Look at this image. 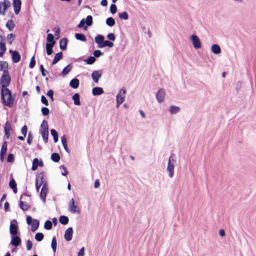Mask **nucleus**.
<instances>
[{"label":"nucleus","mask_w":256,"mask_h":256,"mask_svg":"<svg viewBox=\"0 0 256 256\" xmlns=\"http://www.w3.org/2000/svg\"><path fill=\"white\" fill-rule=\"evenodd\" d=\"M26 222L28 225L30 226V230L32 232H36L39 228L40 220L38 219H34L30 216H26Z\"/></svg>","instance_id":"f257e3e1"},{"label":"nucleus","mask_w":256,"mask_h":256,"mask_svg":"<svg viewBox=\"0 0 256 256\" xmlns=\"http://www.w3.org/2000/svg\"><path fill=\"white\" fill-rule=\"evenodd\" d=\"M11 80L10 76L8 70H4L0 79V84L2 86H8Z\"/></svg>","instance_id":"f03ea898"},{"label":"nucleus","mask_w":256,"mask_h":256,"mask_svg":"<svg viewBox=\"0 0 256 256\" xmlns=\"http://www.w3.org/2000/svg\"><path fill=\"white\" fill-rule=\"evenodd\" d=\"M20 234H10L11 240L10 243V245H12L15 247H18L21 245L22 240L20 237Z\"/></svg>","instance_id":"7ed1b4c3"},{"label":"nucleus","mask_w":256,"mask_h":256,"mask_svg":"<svg viewBox=\"0 0 256 256\" xmlns=\"http://www.w3.org/2000/svg\"><path fill=\"white\" fill-rule=\"evenodd\" d=\"M10 234H20L18 223L16 219H13L10 221Z\"/></svg>","instance_id":"20e7f679"},{"label":"nucleus","mask_w":256,"mask_h":256,"mask_svg":"<svg viewBox=\"0 0 256 256\" xmlns=\"http://www.w3.org/2000/svg\"><path fill=\"white\" fill-rule=\"evenodd\" d=\"M42 188L41 189L40 192V196L42 200L44 203H45L46 202V198L47 193L48 191V183L47 182H46L44 184H42Z\"/></svg>","instance_id":"39448f33"},{"label":"nucleus","mask_w":256,"mask_h":256,"mask_svg":"<svg viewBox=\"0 0 256 256\" xmlns=\"http://www.w3.org/2000/svg\"><path fill=\"white\" fill-rule=\"evenodd\" d=\"M1 97L2 103L5 106L12 108L15 102L16 97Z\"/></svg>","instance_id":"423d86ee"},{"label":"nucleus","mask_w":256,"mask_h":256,"mask_svg":"<svg viewBox=\"0 0 256 256\" xmlns=\"http://www.w3.org/2000/svg\"><path fill=\"white\" fill-rule=\"evenodd\" d=\"M68 210L73 214H80V210L78 206L75 204L74 200L72 198L68 204Z\"/></svg>","instance_id":"0eeeda50"},{"label":"nucleus","mask_w":256,"mask_h":256,"mask_svg":"<svg viewBox=\"0 0 256 256\" xmlns=\"http://www.w3.org/2000/svg\"><path fill=\"white\" fill-rule=\"evenodd\" d=\"M44 166V162L42 160L38 158H34L32 162V166L31 168V170L32 171L36 170L38 167H43Z\"/></svg>","instance_id":"6e6552de"},{"label":"nucleus","mask_w":256,"mask_h":256,"mask_svg":"<svg viewBox=\"0 0 256 256\" xmlns=\"http://www.w3.org/2000/svg\"><path fill=\"white\" fill-rule=\"evenodd\" d=\"M10 2L8 0H4L0 2V14H5V11L10 6Z\"/></svg>","instance_id":"1a4fd4ad"},{"label":"nucleus","mask_w":256,"mask_h":256,"mask_svg":"<svg viewBox=\"0 0 256 256\" xmlns=\"http://www.w3.org/2000/svg\"><path fill=\"white\" fill-rule=\"evenodd\" d=\"M12 130L11 124L9 120H7L4 125V136L7 139L10 138V131Z\"/></svg>","instance_id":"9d476101"},{"label":"nucleus","mask_w":256,"mask_h":256,"mask_svg":"<svg viewBox=\"0 0 256 256\" xmlns=\"http://www.w3.org/2000/svg\"><path fill=\"white\" fill-rule=\"evenodd\" d=\"M73 228L72 227L68 228L65 231L64 234V238L67 242L70 241L72 238Z\"/></svg>","instance_id":"9b49d317"},{"label":"nucleus","mask_w":256,"mask_h":256,"mask_svg":"<svg viewBox=\"0 0 256 256\" xmlns=\"http://www.w3.org/2000/svg\"><path fill=\"white\" fill-rule=\"evenodd\" d=\"M102 70L94 71L92 74V78L93 81L95 82H98L99 78L102 76Z\"/></svg>","instance_id":"f8f14e48"},{"label":"nucleus","mask_w":256,"mask_h":256,"mask_svg":"<svg viewBox=\"0 0 256 256\" xmlns=\"http://www.w3.org/2000/svg\"><path fill=\"white\" fill-rule=\"evenodd\" d=\"M193 47L196 49H199L202 48L200 40L196 34H193Z\"/></svg>","instance_id":"ddd939ff"},{"label":"nucleus","mask_w":256,"mask_h":256,"mask_svg":"<svg viewBox=\"0 0 256 256\" xmlns=\"http://www.w3.org/2000/svg\"><path fill=\"white\" fill-rule=\"evenodd\" d=\"M21 0H14V13L16 14H19L21 8Z\"/></svg>","instance_id":"4468645a"},{"label":"nucleus","mask_w":256,"mask_h":256,"mask_svg":"<svg viewBox=\"0 0 256 256\" xmlns=\"http://www.w3.org/2000/svg\"><path fill=\"white\" fill-rule=\"evenodd\" d=\"M175 165H174L173 164H170V162H168L166 171L168 173V176L170 178H172L174 175V168Z\"/></svg>","instance_id":"2eb2a0df"},{"label":"nucleus","mask_w":256,"mask_h":256,"mask_svg":"<svg viewBox=\"0 0 256 256\" xmlns=\"http://www.w3.org/2000/svg\"><path fill=\"white\" fill-rule=\"evenodd\" d=\"M12 58L14 62L17 63L20 61L21 56L18 51L14 50L12 55Z\"/></svg>","instance_id":"dca6fc26"},{"label":"nucleus","mask_w":256,"mask_h":256,"mask_svg":"<svg viewBox=\"0 0 256 256\" xmlns=\"http://www.w3.org/2000/svg\"><path fill=\"white\" fill-rule=\"evenodd\" d=\"M8 86H2L1 96H12L10 90L7 88Z\"/></svg>","instance_id":"f3484780"},{"label":"nucleus","mask_w":256,"mask_h":256,"mask_svg":"<svg viewBox=\"0 0 256 256\" xmlns=\"http://www.w3.org/2000/svg\"><path fill=\"white\" fill-rule=\"evenodd\" d=\"M18 206L22 210L24 211L27 210L30 207V204H26L22 200H20L18 202Z\"/></svg>","instance_id":"a211bd4d"},{"label":"nucleus","mask_w":256,"mask_h":256,"mask_svg":"<svg viewBox=\"0 0 256 256\" xmlns=\"http://www.w3.org/2000/svg\"><path fill=\"white\" fill-rule=\"evenodd\" d=\"M40 132H48V122L46 120H44L40 124Z\"/></svg>","instance_id":"6ab92c4d"},{"label":"nucleus","mask_w":256,"mask_h":256,"mask_svg":"<svg viewBox=\"0 0 256 256\" xmlns=\"http://www.w3.org/2000/svg\"><path fill=\"white\" fill-rule=\"evenodd\" d=\"M68 40L66 38H62L60 42V48L62 50H65L66 49Z\"/></svg>","instance_id":"aec40b11"},{"label":"nucleus","mask_w":256,"mask_h":256,"mask_svg":"<svg viewBox=\"0 0 256 256\" xmlns=\"http://www.w3.org/2000/svg\"><path fill=\"white\" fill-rule=\"evenodd\" d=\"M62 55L63 54L62 52L56 54L52 62V65H54L58 62L62 58Z\"/></svg>","instance_id":"412c9836"},{"label":"nucleus","mask_w":256,"mask_h":256,"mask_svg":"<svg viewBox=\"0 0 256 256\" xmlns=\"http://www.w3.org/2000/svg\"><path fill=\"white\" fill-rule=\"evenodd\" d=\"M104 40V37L100 34L94 38L95 42L98 44L99 48H100V46L103 44Z\"/></svg>","instance_id":"4be33fe9"},{"label":"nucleus","mask_w":256,"mask_h":256,"mask_svg":"<svg viewBox=\"0 0 256 256\" xmlns=\"http://www.w3.org/2000/svg\"><path fill=\"white\" fill-rule=\"evenodd\" d=\"M60 223L63 225L67 224L69 222V218L68 216L64 215H62L59 217L58 219Z\"/></svg>","instance_id":"5701e85b"},{"label":"nucleus","mask_w":256,"mask_h":256,"mask_svg":"<svg viewBox=\"0 0 256 256\" xmlns=\"http://www.w3.org/2000/svg\"><path fill=\"white\" fill-rule=\"evenodd\" d=\"M45 172H41L36 174V178L38 179V182H42V184H44L46 181L44 180Z\"/></svg>","instance_id":"b1692460"},{"label":"nucleus","mask_w":256,"mask_h":256,"mask_svg":"<svg viewBox=\"0 0 256 256\" xmlns=\"http://www.w3.org/2000/svg\"><path fill=\"white\" fill-rule=\"evenodd\" d=\"M50 134L53 137L54 142V143H56L58 140V132L54 128L50 130Z\"/></svg>","instance_id":"393cba45"},{"label":"nucleus","mask_w":256,"mask_h":256,"mask_svg":"<svg viewBox=\"0 0 256 256\" xmlns=\"http://www.w3.org/2000/svg\"><path fill=\"white\" fill-rule=\"evenodd\" d=\"M211 50L212 52L214 54H219L221 52V48L219 45L217 44H214L212 46Z\"/></svg>","instance_id":"a878e982"},{"label":"nucleus","mask_w":256,"mask_h":256,"mask_svg":"<svg viewBox=\"0 0 256 256\" xmlns=\"http://www.w3.org/2000/svg\"><path fill=\"white\" fill-rule=\"evenodd\" d=\"M51 247L54 254L56 252L57 248V241L56 236H54L52 238L51 242Z\"/></svg>","instance_id":"bb28decb"},{"label":"nucleus","mask_w":256,"mask_h":256,"mask_svg":"<svg viewBox=\"0 0 256 256\" xmlns=\"http://www.w3.org/2000/svg\"><path fill=\"white\" fill-rule=\"evenodd\" d=\"M79 84V80L76 78H74L70 80V85L72 88H76L78 87Z\"/></svg>","instance_id":"cd10ccee"},{"label":"nucleus","mask_w":256,"mask_h":256,"mask_svg":"<svg viewBox=\"0 0 256 256\" xmlns=\"http://www.w3.org/2000/svg\"><path fill=\"white\" fill-rule=\"evenodd\" d=\"M51 160L54 162H58L60 160V156L58 152H53L51 154Z\"/></svg>","instance_id":"c85d7f7f"},{"label":"nucleus","mask_w":256,"mask_h":256,"mask_svg":"<svg viewBox=\"0 0 256 256\" xmlns=\"http://www.w3.org/2000/svg\"><path fill=\"white\" fill-rule=\"evenodd\" d=\"M92 92L93 95L97 96L102 94L104 92V91L102 88L95 87L92 88Z\"/></svg>","instance_id":"c756f323"},{"label":"nucleus","mask_w":256,"mask_h":256,"mask_svg":"<svg viewBox=\"0 0 256 256\" xmlns=\"http://www.w3.org/2000/svg\"><path fill=\"white\" fill-rule=\"evenodd\" d=\"M46 41L50 45L54 46L56 44V41L54 40V36L52 34H48L47 36Z\"/></svg>","instance_id":"7c9ffc66"},{"label":"nucleus","mask_w":256,"mask_h":256,"mask_svg":"<svg viewBox=\"0 0 256 256\" xmlns=\"http://www.w3.org/2000/svg\"><path fill=\"white\" fill-rule=\"evenodd\" d=\"M9 186L10 188L12 189L13 188H15L17 186V184L14 179V177L12 176V174H10V180L9 182Z\"/></svg>","instance_id":"2f4dec72"},{"label":"nucleus","mask_w":256,"mask_h":256,"mask_svg":"<svg viewBox=\"0 0 256 256\" xmlns=\"http://www.w3.org/2000/svg\"><path fill=\"white\" fill-rule=\"evenodd\" d=\"M6 50V42H0V57L3 56Z\"/></svg>","instance_id":"473e14b6"},{"label":"nucleus","mask_w":256,"mask_h":256,"mask_svg":"<svg viewBox=\"0 0 256 256\" xmlns=\"http://www.w3.org/2000/svg\"><path fill=\"white\" fill-rule=\"evenodd\" d=\"M180 110V108L176 106H171L169 108V112L171 114H175Z\"/></svg>","instance_id":"72a5a7b5"},{"label":"nucleus","mask_w":256,"mask_h":256,"mask_svg":"<svg viewBox=\"0 0 256 256\" xmlns=\"http://www.w3.org/2000/svg\"><path fill=\"white\" fill-rule=\"evenodd\" d=\"M72 68V66L71 64H68L63 69L62 72V74L63 76H66V74H68L71 70Z\"/></svg>","instance_id":"f704fd0d"},{"label":"nucleus","mask_w":256,"mask_h":256,"mask_svg":"<svg viewBox=\"0 0 256 256\" xmlns=\"http://www.w3.org/2000/svg\"><path fill=\"white\" fill-rule=\"evenodd\" d=\"M6 26L9 30H13L14 28V24L13 20H8L6 24Z\"/></svg>","instance_id":"c9c22d12"},{"label":"nucleus","mask_w":256,"mask_h":256,"mask_svg":"<svg viewBox=\"0 0 256 256\" xmlns=\"http://www.w3.org/2000/svg\"><path fill=\"white\" fill-rule=\"evenodd\" d=\"M52 228V222L50 220H46L44 224V228L50 230Z\"/></svg>","instance_id":"e433bc0d"},{"label":"nucleus","mask_w":256,"mask_h":256,"mask_svg":"<svg viewBox=\"0 0 256 256\" xmlns=\"http://www.w3.org/2000/svg\"><path fill=\"white\" fill-rule=\"evenodd\" d=\"M44 238V234L42 232H38L35 234L34 238L38 242L42 241Z\"/></svg>","instance_id":"4c0bfd02"},{"label":"nucleus","mask_w":256,"mask_h":256,"mask_svg":"<svg viewBox=\"0 0 256 256\" xmlns=\"http://www.w3.org/2000/svg\"><path fill=\"white\" fill-rule=\"evenodd\" d=\"M106 24L109 26H113L115 24V20L112 17H109L106 20Z\"/></svg>","instance_id":"58836bf2"},{"label":"nucleus","mask_w":256,"mask_h":256,"mask_svg":"<svg viewBox=\"0 0 256 256\" xmlns=\"http://www.w3.org/2000/svg\"><path fill=\"white\" fill-rule=\"evenodd\" d=\"M8 64L6 62L0 60V71H3L4 70H8Z\"/></svg>","instance_id":"ea45409f"},{"label":"nucleus","mask_w":256,"mask_h":256,"mask_svg":"<svg viewBox=\"0 0 256 256\" xmlns=\"http://www.w3.org/2000/svg\"><path fill=\"white\" fill-rule=\"evenodd\" d=\"M43 140L45 143H47L48 140V132H45V130L44 132H40Z\"/></svg>","instance_id":"a19ab883"},{"label":"nucleus","mask_w":256,"mask_h":256,"mask_svg":"<svg viewBox=\"0 0 256 256\" xmlns=\"http://www.w3.org/2000/svg\"><path fill=\"white\" fill-rule=\"evenodd\" d=\"M75 37L77 40L82 42H86V36L82 34H76Z\"/></svg>","instance_id":"79ce46f5"},{"label":"nucleus","mask_w":256,"mask_h":256,"mask_svg":"<svg viewBox=\"0 0 256 256\" xmlns=\"http://www.w3.org/2000/svg\"><path fill=\"white\" fill-rule=\"evenodd\" d=\"M15 160V156L12 153H9L8 155L6 162L8 163H13Z\"/></svg>","instance_id":"37998d69"},{"label":"nucleus","mask_w":256,"mask_h":256,"mask_svg":"<svg viewBox=\"0 0 256 256\" xmlns=\"http://www.w3.org/2000/svg\"><path fill=\"white\" fill-rule=\"evenodd\" d=\"M54 46L50 45L48 43L46 44V52L48 55H50L53 52L52 48Z\"/></svg>","instance_id":"c03bdc74"},{"label":"nucleus","mask_w":256,"mask_h":256,"mask_svg":"<svg viewBox=\"0 0 256 256\" xmlns=\"http://www.w3.org/2000/svg\"><path fill=\"white\" fill-rule=\"evenodd\" d=\"M108 46L109 48H112L114 46V44L109 40H104L103 42V44L100 46V48Z\"/></svg>","instance_id":"a18cd8bd"},{"label":"nucleus","mask_w":256,"mask_h":256,"mask_svg":"<svg viewBox=\"0 0 256 256\" xmlns=\"http://www.w3.org/2000/svg\"><path fill=\"white\" fill-rule=\"evenodd\" d=\"M96 58L94 56H90L88 58L84 60V62L88 64H92L96 62Z\"/></svg>","instance_id":"49530a36"},{"label":"nucleus","mask_w":256,"mask_h":256,"mask_svg":"<svg viewBox=\"0 0 256 256\" xmlns=\"http://www.w3.org/2000/svg\"><path fill=\"white\" fill-rule=\"evenodd\" d=\"M126 97H116V107L118 108L120 106L124 101Z\"/></svg>","instance_id":"de8ad7c7"},{"label":"nucleus","mask_w":256,"mask_h":256,"mask_svg":"<svg viewBox=\"0 0 256 256\" xmlns=\"http://www.w3.org/2000/svg\"><path fill=\"white\" fill-rule=\"evenodd\" d=\"M118 17L122 20H127L128 18V14L127 12H124L118 14Z\"/></svg>","instance_id":"09e8293b"},{"label":"nucleus","mask_w":256,"mask_h":256,"mask_svg":"<svg viewBox=\"0 0 256 256\" xmlns=\"http://www.w3.org/2000/svg\"><path fill=\"white\" fill-rule=\"evenodd\" d=\"M85 23L86 24V26H90L92 24V16H88L86 18V20H85Z\"/></svg>","instance_id":"8fccbe9b"},{"label":"nucleus","mask_w":256,"mask_h":256,"mask_svg":"<svg viewBox=\"0 0 256 256\" xmlns=\"http://www.w3.org/2000/svg\"><path fill=\"white\" fill-rule=\"evenodd\" d=\"M33 140V134L31 131H30L28 133V138H27V143L28 144L30 145L32 144Z\"/></svg>","instance_id":"3c124183"},{"label":"nucleus","mask_w":256,"mask_h":256,"mask_svg":"<svg viewBox=\"0 0 256 256\" xmlns=\"http://www.w3.org/2000/svg\"><path fill=\"white\" fill-rule=\"evenodd\" d=\"M60 168L63 170V172H62V174L63 176H66L68 174V172L66 167L64 165H61L60 166Z\"/></svg>","instance_id":"603ef678"},{"label":"nucleus","mask_w":256,"mask_h":256,"mask_svg":"<svg viewBox=\"0 0 256 256\" xmlns=\"http://www.w3.org/2000/svg\"><path fill=\"white\" fill-rule=\"evenodd\" d=\"M14 38V35L13 34H10L7 36L8 41L10 44H12Z\"/></svg>","instance_id":"864d4df0"},{"label":"nucleus","mask_w":256,"mask_h":256,"mask_svg":"<svg viewBox=\"0 0 256 256\" xmlns=\"http://www.w3.org/2000/svg\"><path fill=\"white\" fill-rule=\"evenodd\" d=\"M41 112L43 116H46L50 114V110L46 107H42Z\"/></svg>","instance_id":"5fc2aeb1"},{"label":"nucleus","mask_w":256,"mask_h":256,"mask_svg":"<svg viewBox=\"0 0 256 256\" xmlns=\"http://www.w3.org/2000/svg\"><path fill=\"white\" fill-rule=\"evenodd\" d=\"M72 99L74 100V104L76 106H80L81 102L80 97H72Z\"/></svg>","instance_id":"6e6d98bb"},{"label":"nucleus","mask_w":256,"mask_h":256,"mask_svg":"<svg viewBox=\"0 0 256 256\" xmlns=\"http://www.w3.org/2000/svg\"><path fill=\"white\" fill-rule=\"evenodd\" d=\"M26 248L28 250H30L32 248V242L30 240H28L26 242Z\"/></svg>","instance_id":"4d7b16f0"},{"label":"nucleus","mask_w":256,"mask_h":256,"mask_svg":"<svg viewBox=\"0 0 256 256\" xmlns=\"http://www.w3.org/2000/svg\"><path fill=\"white\" fill-rule=\"evenodd\" d=\"M28 126L24 124L21 128V132L23 136H26L28 133Z\"/></svg>","instance_id":"13d9d810"},{"label":"nucleus","mask_w":256,"mask_h":256,"mask_svg":"<svg viewBox=\"0 0 256 256\" xmlns=\"http://www.w3.org/2000/svg\"><path fill=\"white\" fill-rule=\"evenodd\" d=\"M110 11L112 14H115L117 12V7L115 4H112L110 6Z\"/></svg>","instance_id":"bf43d9fd"},{"label":"nucleus","mask_w":256,"mask_h":256,"mask_svg":"<svg viewBox=\"0 0 256 256\" xmlns=\"http://www.w3.org/2000/svg\"><path fill=\"white\" fill-rule=\"evenodd\" d=\"M175 158L176 157L174 154H172L168 158V162H170V164H173L174 165H175V164L176 163V160Z\"/></svg>","instance_id":"052dcab7"},{"label":"nucleus","mask_w":256,"mask_h":256,"mask_svg":"<svg viewBox=\"0 0 256 256\" xmlns=\"http://www.w3.org/2000/svg\"><path fill=\"white\" fill-rule=\"evenodd\" d=\"M42 184V182H38V179L36 178L35 185H36V192H39Z\"/></svg>","instance_id":"680f3d73"},{"label":"nucleus","mask_w":256,"mask_h":256,"mask_svg":"<svg viewBox=\"0 0 256 256\" xmlns=\"http://www.w3.org/2000/svg\"><path fill=\"white\" fill-rule=\"evenodd\" d=\"M36 65V60L34 59V56H32L30 59V62L29 64V68H33Z\"/></svg>","instance_id":"e2e57ef3"},{"label":"nucleus","mask_w":256,"mask_h":256,"mask_svg":"<svg viewBox=\"0 0 256 256\" xmlns=\"http://www.w3.org/2000/svg\"><path fill=\"white\" fill-rule=\"evenodd\" d=\"M94 56L95 58H98L104 54L100 50H96L94 52Z\"/></svg>","instance_id":"0e129e2a"},{"label":"nucleus","mask_w":256,"mask_h":256,"mask_svg":"<svg viewBox=\"0 0 256 256\" xmlns=\"http://www.w3.org/2000/svg\"><path fill=\"white\" fill-rule=\"evenodd\" d=\"M165 90L163 88H160L156 94V96H164L166 95Z\"/></svg>","instance_id":"69168bd1"},{"label":"nucleus","mask_w":256,"mask_h":256,"mask_svg":"<svg viewBox=\"0 0 256 256\" xmlns=\"http://www.w3.org/2000/svg\"><path fill=\"white\" fill-rule=\"evenodd\" d=\"M40 70L42 76H46L48 74V71L44 68L42 64L40 66Z\"/></svg>","instance_id":"338daca9"},{"label":"nucleus","mask_w":256,"mask_h":256,"mask_svg":"<svg viewBox=\"0 0 256 256\" xmlns=\"http://www.w3.org/2000/svg\"><path fill=\"white\" fill-rule=\"evenodd\" d=\"M84 247H82L78 252L77 256H84Z\"/></svg>","instance_id":"774afa93"}]
</instances>
